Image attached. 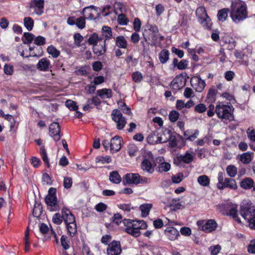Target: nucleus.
<instances>
[{"mask_svg": "<svg viewBox=\"0 0 255 255\" xmlns=\"http://www.w3.org/2000/svg\"><path fill=\"white\" fill-rule=\"evenodd\" d=\"M230 16L235 23L245 19L248 17L246 4L239 0L233 1L230 6Z\"/></svg>", "mask_w": 255, "mask_h": 255, "instance_id": "1", "label": "nucleus"}, {"mask_svg": "<svg viewBox=\"0 0 255 255\" xmlns=\"http://www.w3.org/2000/svg\"><path fill=\"white\" fill-rule=\"evenodd\" d=\"M240 215L249 223L251 229L255 230V207L250 201H243L240 205Z\"/></svg>", "mask_w": 255, "mask_h": 255, "instance_id": "2", "label": "nucleus"}, {"mask_svg": "<svg viewBox=\"0 0 255 255\" xmlns=\"http://www.w3.org/2000/svg\"><path fill=\"white\" fill-rule=\"evenodd\" d=\"M238 206L230 202H226L217 206V209L223 215L230 216L238 223H241V221L238 217Z\"/></svg>", "mask_w": 255, "mask_h": 255, "instance_id": "3", "label": "nucleus"}, {"mask_svg": "<svg viewBox=\"0 0 255 255\" xmlns=\"http://www.w3.org/2000/svg\"><path fill=\"white\" fill-rule=\"evenodd\" d=\"M222 88L223 85L221 83H218L216 85L210 87L208 90V103L215 102V97L217 94L221 95V96L230 101L234 99V97L228 93L225 92L221 95L220 91L222 90Z\"/></svg>", "mask_w": 255, "mask_h": 255, "instance_id": "4", "label": "nucleus"}, {"mask_svg": "<svg viewBox=\"0 0 255 255\" xmlns=\"http://www.w3.org/2000/svg\"><path fill=\"white\" fill-rule=\"evenodd\" d=\"M187 78L188 77L186 73H182L177 75L170 83V87L175 91L181 89L186 85Z\"/></svg>", "mask_w": 255, "mask_h": 255, "instance_id": "5", "label": "nucleus"}, {"mask_svg": "<svg viewBox=\"0 0 255 255\" xmlns=\"http://www.w3.org/2000/svg\"><path fill=\"white\" fill-rule=\"evenodd\" d=\"M233 110L229 105L224 104L216 106V113L219 118L230 120L232 117Z\"/></svg>", "mask_w": 255, "mask_h": 255, "instance_id": "6", "label": "nucleus"}, {"mask_svg": "<svg viewBox=\"0 0 255 255\" xmlns=\"http://www.w3.org/2000/svg\"><path fill=\"white\" fill-rule=\"evenodd\" d=\"M112 120L117 123V128L119 130L123 129L127 123L126 119L123 116L120 110L115 109L112 113Z\"/></svg>", "mask_w": 255, "mask_h": 255, "instance_id": "7", "label": "nucleus"}, {"mask_svg": "<svg viewBox=\"0 0 255 255\" xmlns=\"http://www.w3.org/2000/svg\"><path fill=\"white\" fill-rule=\"evenodd\" d=\"M65 224L69 236L74 237L77 234V229L75 218L72 213L70 214L69 217L65 220Z\"/></svg>", "mask_w": 255, "mask_h": 255, "instance_id": "8", "label": "nucleus"}, {"mask_svg": "<svg viewBox=\"0 0 255 255\" xmlns=\"http://www.w3.org/2000/svg\"><path fill=\"white\" fill-rule=\"evenodd\" d=\"M61 215L59 213H56L52 217V222L57 225H60L63 221L65 223V220L69 217L70 214L72 213L66 207H63L61 210Z\"/></svg>", "mask_w": 255, "mask_h": 255, "instance_id": "9", "label": "nucleus"}, {"mask_svg": "<svg viewBox=\"0 0 255 255\" xmlns=\"http://www.w3.org/2000/svg\"><path fill=\"white\" fill-rule=\"evenodd\" d=\"M99 10H100V8L91 5L84 7L81 12V13L84 16L85 13L87 12L88 17H87L86 19L95 20L97 18H99L101 16V13L99 12Z\"/></svg>", "mask_w": 255, "mask_h": 255, "instance_id": "10", "label": "nucleus"}, {"mask_svg": "<svg viewBox=\"0 0 255 255\" xmlns=\"http://www.w3.org/2000/svg\"><path fill=\"white\" fill-rule=\"evenodd\" d=\"M49 135L55 141H59L63 134L61 133L60 127L58 123L53 122L49 127Z\"/></svg>", "mask_w": 255, "mask_h": 255, "instance_id": "11", "label": "nucleus"}, {"mask_svg": "<svg viewBox=\"0 0 255 255\" xmlns=\"http://www.w3.org/2000/svg\"><path fill=\"white\" fill-rule=\"evenodd\" d=\"M122 252V249L120 241L113 240L108 244L107 249L108 255H120Z\"/></svg>", "mask_w": 255, "mask_h": 255, "instance_id": "12", "label": "nucleus"}, {"mask_svg": "<svg viewBox=\"0 0 255 255\" xmlns=\"http://www.w3.org/2000/svg\"><path fill=\"white\" fill-rule=\"evenodd\" d=\"M29 7L33 10L36 14L41 15L44 13V0H31L29 2Z\"/></svg>", "mask_w": 255, "mask_h": 255, "instance_id": "13", "label": "nucleus"}, {"mask_svg": "<svg viewBox=\"0 0 255 255\" xmlns=\"http://www.w3.org/2000/svg\"><path fill=\"white\" fill-rule=\"evenodd\" d=\"M164 134H166L167 137H160V141L161 143H165L169 141L170 146L171 147L174 148L177 146L176 137L175 134H173L170 129L164 128Z\"/></svg>", "mask_w": 255, "mask_h": 255, "instance_id": "14", "label": "nucleus"}, {"mask_svg": "<svg viewBox=\"0 0 255 255\" xmlns=\"http://www.w3.org/2000/svg\"><path fill=\"white\" fill-rule=\"evenodd\" d=\"M86 17L80 16L77 19L75 16H70L67 18V23L70 25H76L79 29H82L86 26Z\"/></svg>", "mask_w": 255, "mask_h": 255, "instance_id": "15", "label": "nucleus"}, {"mask_svg": "<svg viewBox=\"0 0 255 255\" xmlns=\"http://www.w3.org/2000/svg\"><path fill=\"white\" fill-rule=\"evenodd\" d=\"M123 140L122 137L116 135L111 138L110 141V151L112 153L119 151L122 148V142Z\"/></svg>", "mask_w": 255, "mask_h": 255, "instance_id": "16", "label": "nucleus"}, {"mask_svg": "<svg viewBox=\"0 0 255 255\" xmlns=\"http://www.w3.org/2000/svg\"><path fill=\"white\" fill-rule=\"evenodd\" d=\"M196 16L199 22L205 28H207V13L204 7H199L196 11Z\"/></svg>", "mask_w": 255, "mask_h": 255, "instance_id": "17", "label": "nucleus"}, {"mask_svg": "<svg viewBox=\"0 0 255 255\" xmlns=\"http://www.w3.org/2000/svg\"><path fill=\"white\" fill-rule=\"evenodd\" d=\"M139 178L138 173H127L123 176V182L124 185L133 184L137 185L139 184L138 180Z\"/></svg>", "mask_w": 255, "mask_h": 255, "instance_id": "18", "label": "nucleus"}, {"mask_svg": "<svg viewBox=\"0 0 255 255\" xmlns=\"http://www.w3.org/2000/svg\"><path fill=\"white\" fill-rule=\"evenodd\" d=\"M190 83L192 87L198 92H202L206 85L205 81L198 76L192 77Z\"/></svg>", "mask_w": 255, "mask_h": 255, "instance_id": "19", "label": "nucleus"}, {"mask_svg": "<svg viewBox=\"0 0 255 255\" xmlns=\"http://www.w3.org/2000/svg\"><path fill=\"white\" fill-rule=\"evenodd\" d=\"M166 238L170 241H175L180 236L179 231L173 227H168L164 232Z\"/></svg>", "mask_w": 255, "mask_h": 255, "instance_id": "20", "label": "nucleus"}, {"mask_svg": "<svg viewBox=\"0 0 255 255\" xmlns=\"http://www.w3.org/2000/svg\"><path fill=\"white\" fill-rule=\"evenodd\" d=\"M156 161L159 163L156 170L160 173L166 172L168 171L171 168V165L169 163L165 162L163 157H158L156 158Z\"/></svg>", "mask_w": 255, "mask_h": 255, "instance_id": "21", "label": "nucleus"}, {"mask_svg": "<svg viewBox=\"0 0 255 255\" xmlns=\"http://www.w3.org/2000/svg\"><path fill=\"white\" fill-rule=\"evenodd\" d=\"M51 68L50 61L47 58L41 59L36 65V68L40 71L47 72Z\"/></svg>", "mask_w": 255, "mask_h": 255, "instance_id": "22", "label": "nucleus"}, {"mask_svg": "<svg viewBox=\"0 0 255 255\" xmlns=\"http://www.w3.org/2000/svg\"><path fill=\"white\" fill-rule=\"evenodd\" d=\"M96 94L99 97L104 101L106 99H110L113 97V92L111 89L103 88L98 90Z\"/></svg>", "mask_w": 255, "mask_h": 255, "instance_id": "23", "label": "nucleus"}, {"mask_svg": "<svg viewBox=\"0 0 255 255\" xmlns=\"http://www.w3.org/2000/svg\"><path fill=\"white\" fill-rule=\"evenodd\" d=\"M29 50L30 53L28 55H26L25 58H28L29 57H41L43 53V49L40 46H29Z\"/></svg>", "mask_w": 255, "mask_h": 255, "instance_id": "24", "label": "nucleus"}, {"mask_svg": "<svg viewBox=\"0 0 255 255\" xmlns=\"http://www.w3.org/2000/svg\"><path fill=\"white\" fill-rule=\"evenodd\" d=\"M102 35L104 37V43H106L113 38V32L111 27L104 25L102 28Z\"/></svg>", "mask_w": 255, "mask_h": 255, "instance_id": "25", "label": "nucleus"}, {"mask_svg": "<svg viewBox=\"0 0 255 255\" xmlns=\"http://www.w3.org/2000/svg\"><path fill=\"white\" fill-rule=\"evenodd\" d=\"M141 168L143 171L149 174H152L154 171V166L149 160L147 158L143 159L141 162Z\"/></svg>", "mask_w": 255, "mask_h": 255, "instance_id": "26", "label": "nucleus"}, {"mask_svg": "<svg viewBox=\"0 0 255 255\" xmlns=\"http://www.w3.org/2000/svg\"><path fill=\"white\" fill-rule=\"evenodd\" d=\"M225 188H229L231 189L236 190L238 188L237 183L234 179L226 178L223 186H220L219 189L222 190Z\"/></svg>", "mask_w": 255, "mask_h": 255, "instance_id": "27", "label": "nucleus"}, {"mask_svg": "<svg viewBox=\"0 0 255 255\" xmlns=\"http://www.w3.org/2000/svg\"><path fill=\"white\" fill-rule=\"evenodd\" d=\"M107 43H104L102 44H97L93 46V52L97 56H101L104 55L107 51Z\"/></svg>", "mask_w": 255, "mask_h": 255, "instance_id": "28", "label": "nucleus"}, {"mask_svg": "<svg viewBox=\"0 0 255 255\" xmlns=\"http://www.w3.org/2000/svg\"><path fill=\"white\" fill-rule=\"evenodd\" d=\"M43 213V208L41 203L39 201H37L35 199V204L32 211L33 216L36 218H39Z\"/></svg>", "mask_w": 255, "mask_h": 255, "instance_id": "29", "label": "nucleus"}, {"mask_svg": "<svg viewBox=\"0 0 255 255\" xmlns=\"http://www.w3.org/2000/svg\"><path fill=\"white\" fill-rule=\"evenodd\" d=\"M177 161L181 163H190L193 160V156L191 153L186 152L184 155H180L177 157Z\"/></svg>", "mask_w": 255, "mask_h": 255, "instance_id": "30", "label": "nucleus"}, {"mask_svg": "<svg viewBox=\"0 0 255 255\" xmlns=\"http://www.w3.org/2000/svg\"><path fill=\"white\" fill-rule=\"evenodd\" d=\"M199 134L198 130H186L184 132V136L186 140L194 141Z\"/></svg>", "mask_w": 255, "mask_h": 255, "instance_id": "31", "label": "nucleus"}, {"mask_svg": "<svg viewBox=\"0 0 255 255\" xmlns=\"http://www.w3.org/2000/svg\"><path fill=\"white\" fill-rule=\"evenodd\" d=\"M61 245L65 251L70 249V241L68 238L65 235H62L60 239ZM63 255H70L66 251L63 253Z\"/></svg>", "mask_w": 255, "mask_h": 255, "instance_id": "32", "label": "nucleus"}, {"mask_svg": "<svg viewBox=\"0 0 255 255\" xmlns=\"http://www.w3.org/2000/svg\"><path fill=\"white\" fill-rule=\"evenodd\" d=\"M152 207V204L150 203H145L141 204L139 206V209L141 212L142 217H147L149 215L150 210L151 209Z\"/></svg>", "mask_w": 255, "mask_h": 255, "instance_id": "33", "label": "nucleus"}, {"mask_svg": "<svg viewBox=\"0 0 255 255\" xmlns=\"http://www.w3.org/2000/svg\"><path fill=\"white\" fill-rule=\"evenodd\" d=\"M254 184V180L251 178L246 177L242 179L240 185L242 188L245 189H249L253 187Z\"/></svg>", "mask_w": 255, "mask_h": 255, "instance_id": "34", "label": "nucleus"}, {"mask_svg": "<svg viewBox=\"0 0 255 255\" xmlns=\"http://www.w3.org/2000/svg\"><path fill=\"white\" fill-rule=\"evenodd\" d=\"M116 44L120 48L126 49L128 46L127 41L123 35L118 36L116 37Z\"/></svg>", "mask_w": 255, "mask_h": 255, "instance_id": "35", "label": "nucleus"}, {"mask_svg": "<svg viewBox=\"0 0 255 255\" xmlns=\"http://www.w3.org/2000/svg\"><path fill=\"white\" fill-rule=\"evenodd\" d=\"M162 138V135L159 136V133L156 134L155 133L149 134L147 137V141L150 144H155L160 142V138Z\"/></svg>", "mask_w": 255, "mask_h": 255, "instance_id": "36", "label": "nucleus"}, {"mask_svg": "<svg viewBox=\"0 0 255 255\" xmlns=\"http://www.w3.org/2000/svg\"><path fill=\"white\" fill-rule=\"evenodd\" d=\"M159 59L161 63L165 64L169 60V52L167 49H164L159 53Z\"/></svg>", "mask_w": 255, "mask_h": 255, "instance_id": "37", "label": "nucleus"}, {"mask_svg": "<svg viewBox=\"0 0 255 255\" xmlns=\"http://www.w3.org/2000/svg\"><path fill=\"white\" fill-rule=\"evenodd\" d=\"M109 179L115 184H119L121 182L122 178L118 171L115 170L110 173Z\"/></svg>", "mask_w": 255, "mask_h": 255, "instance_id": "38", "label": "nucleus"}, {"mask_svg": "<svg viewBox=\"0 0 255 255\" xmlns=\"http://www.w3.org/2000/svg\"><path fill=\"white\" fill-rule=\"evenodd\" d=\"M39 154L41 155V157L44 162V163L46 164L47 168H49L50 166L49 161L48 158L46 150L44 146H41L40 147L39 149Z\"/></svg>", "mask_w": 255, "mask_h": 255, "instance_id": "39", "label": "nucleus"}, {"mask_svg": "<svg viewBox=\"0 0 255 255\" xmlns=\"http://www.w3.org/2000/svg\"><path fill=\"white\" fill-rule=\"evenodd\" d=\"M230 9L228 8H223L218 11L217 17L219 21H225L228 17Z\"/></svg>", "mask_w": 255, "mask_h": 255, "instance_id": "40", "label": "nucleus"}, {"mask_svg": "<svg viewBox=\"0 0 255 255\" xmlns=\"http://www.w3.org/2000/svg\"><path fill=\"white\" fill-rule=\"evenodd\" d=\"M253 152H247L242 154L240 157V160L244 164H248L251 162L253 158Z\"/></svg>", "mask_w": 255, "mask_h": 255, "instance_id": "41", "label": "nucleus"}, {"mask_svg": "<svg viewBox=\"0 0 255 255\" xmlns=\"http://www.w3.org/2000/svg\"><path fill=\"white\" fill-rule=\"evenodd\" d=\"M35 35L29 32H24L21 39L23 43L25 44H30L34 40Z\"/></svg>", "mask_w": 255, "mask_h": 255, "instance_id": "42", "label": "nucleus"}, {"mask_svg": "<svg viewBox=\"0 0 255 255\" xmlns=\"http://www.w3.org/2000/svg\"><path fill=\"white\" fill-rule=\"evenodd\" d=\"M87 103H91V105L93 104L97 108H98V107L101 105L102 103L107 104V102L106 101H102L97 95L93 97L91 99H88Z\"/></svg>", "mask_w": 255, "mask_h": 255, "instance_id": "43", "label": "nucleus"}, {"mask_svg": "<svg viewBox=\"0 0 255 255\" xmlns=\"http://www.w3.org/2000/svg\"><path fill=\"white\" fill-rule=\"evenodd\" d=\"M34 20L30 17H25L23 19L24 26L28 31L32 30L34 26Z\"/></svg>", "mask_w": 255, "mask_h": 255, "instance_id": "44", "label": "nucleus"}, {"mask_svg": "<svg viewBox=\"0 0 255 255\" xmlns=\"http://www.w3.org/2000/svg\"><path fill=\"white\" fill-rule=\"evenodd\" d=\"M47 52L53 58H57L60 54L59 50L57 49L54 46L51 45L47 48Z\"/></svg>", "mask_w": 255, "mask_h": 255, "instance_id": "45", "label": "nucleus"}, {"mask_svg": "<svg viewBox=\"0 0 255 255\" xmlns=\"http://www.w3.org/2000/svg\"><path fill=\"white\" fill-rule=\"evenodd\" d=\"M112 159L111 156L106 155L105 156H98L96 157L95 161L96 163L101 162L102 164L110 163Z\"/></svg>", "mask_w": 255, "mask_h": 255, "instance_id": "46", "label": "nucleus"}, {"mask_svg": "<svg viewBox=\"0 0 255 255\" xmlns=\"http://www.w3.org/2000/svg\"><path fill=\"white\" fill-rule=\"evenodd\" d=\"M98 34L96 32H94L89 36L87 42L89 45L94 46L98 43Z\"/></svg>", "mask_w": 255, "mask_h": 255, "instance_id": "47", "label": "nucleus"}, {"mask_svg": "<svg viewBox=\"0 0 255 255\" xmlns=\"http://www.w3.org/2000/svg\"><path fill=\"white\" fill-rule=\"evenodd\" d=\"M169 207L172 208L173 210L180 209L181 208L182 205L180 202L179 199H173L169 203Z\"/></svg>", "mask_w": 255, "mask_h": 255, "instance_id": "48", "label": "nucleus"}, {"mask_svg": "<svg viewBox=\"0 0 255 255\" xmlns=\"http://www.w3.org/2000/svg\"><path fill=\"white\" fill-rule=\"evenodd\" d=\"M123 217L120 213L114 214L113 216L111 219V222L116 225L119 226L123 222Z\"/></svg>", "mask_w": 255, "mask_h": 255, "instance_id": "49", "label": "nucleus"}, {"mask_svg": "<svg viewBox=\"0 0 255 255\" xmlns=\"http://www.w3.org/2000/svg\"><path fill=\"white\" fill-rule=\"evenodd\" d=\"M226 171L231 177H234L237 173V168L233 165H230L227 167Z\"/></svg>", "mask_w": 255, "mask_h": 255, "instance_id": "50", "label": "nucleus"}, {"mask_svg": "<svg viewBox=\"0 0 255 255\" xmlns=\"http://www.w3.org/2000/svg\"><path fill=\"white\" fill-rule=\"evenodd\" d=\"M47 209L50 212L58 211L60 209V206L59 204V201L57 200L49 205L47 206Z\"/></svg>", "mask_w": 255, "mask_h": 255, "instance_id": "51", "label": "nucleus"}, {"mask_svg": "<svg viewBox=\"0 0 255 255\" xmlns=\"http://www.w3.org/2000/svg\"><path fill=\"white\" fill-rule=\"evenodd\" d=\"M119 105L120 109L123 113L129 116L131 115L130 108L128 107L125 102H121L119 103Z\"/></svg>", "mask_w": 255, "mask_h": 255, "instance_id": "52", "label": "nucleus"}, {"mask_svg": "<svg viewBox=\"0 0 255 255\" xmlns=\"http://www.w3.org/2000/svg\"><path fill=\"white\" fill-rule=\"evenodd\" d=\"M197 225L198 227V229L205 233L207 232V220H199L197 222Z\"/></svg>", "mask_w": 255, "mask_h": 255, "instance_id": "53", "label": "nucleus"}, {"mask_svg": "<svg viewBox=\"0 0 255 255\" xmlns=\"http://www.w3.org/2000/svg\"><path fill=\"white\" fill-rule=\"evenodd\" d=\"M117 21L121 25H127L129 21L128 19L123 13H121L118 16Z\"/></svg>", "mask_w": 255, "mask_h": 255, "instance_id": "54", "label": "nucleus"}, {"mask_svg": "<svg viewBox=\"0 0 255 255\" xmlns=\"http://www.w3.org/2000/svg\"><path fill=\"white\" fill-rule=\"evenodd\" d=\"M66 106L71 111H76L78 109V106L75 101L68 100L65 102Z\"/></svg>", "mask_w": 255, "mask_h": 255, "instance_id": "55", "label": "nucleus"}, {"mask_svg": "<svg viewBox=\"0 0 255 255\" xmlns=\"http://www.w3.org/2000/svg\"><path fill=\"white\" fill-rule=\"evenodd\" d=\"M132 80L136 83H140L143 80V76L141 72L136 71L133 72L131 75Z\"/></svg>", "mask_w": 255, "mask_h": 255, "instance_id": "56", "label": "nucleus"}, {"mask_svg": "<svg viewBox=\"0 0 255 255\" xmlns=\"http://www.w3.org/2000/svg\"><path fill=\"white\" fill-rule=\"evenodd\" d=\"M179 116V113L175 111H171L169 114V119L171 122H175L178 119Z\"/></svg>", "mask_w": 255, "mask_h": 255, "instance_id": "57", "label": "nucleus"}, {"mask_svg": "<svg viewBox=\"0 0 255 255\" xmlns=\"http://www.w3.org/2000/svg\"><path fill=\"white\" fill-rule=\"evenodd\" d=\"M73 184L72 178L71 177H65L63 180V186L66 189H70Z\"/></svg>", "mask_w": 255, "mask_h": 255, "instance_id": "58", "label": "nucleus"}, {"mask_svg": "<svg viewBox=\"0 0 255 255\" xmlns=\"http://www.w3.org/2000/svg\"><path fill=\"white\" fill-rule=\"evenodd\" d=\"M34 43L37 46L44 45L46 43V39L42 36H38L34 37Z\"/></svg>", "mask_w": 255, "mask_h": 255, "instance_id": "59", "label": "nucleus"}, {"mask_svg": "<svg viewBox=\"0 0 255 255\" xmlns=\"http://www.w3.org/2000/svg\"><path fill=\"white\" fill-rule=\"evenodd\" d=\"M217 227L218 224L214 220H208V233L215 231Z\"/></svg>", "mask_w": 255, "mask_h": 255, "instance_id": "60", "label": "nucleus"}, {"mask_svg": "<svg viewBox=\"0 0 255 255\" xmlns=\"http://www.w3.org/2000/svg\"><path fill=\"white\" fill-rule=\"evenodd\" d=\"M221 250V247L219 245L211 246L209 249L211 255H217Z\"/></svg>", "mask_w": 255, "mask_h": 255, "instance_id": "61", "label": "nucleus"}, {"mask_svg": "<svg viewBox=\"0 0 255 255\" xmlns=\"http://www.w3.org/2000/svg\"><path fill=\"white\" fill-rule=\"evenodd\" d=\"M133 29L136 32L140 31L141 28V22L139 18H135L133 23Z\"/></svg>", "mask_w": 255, "mask_h": 255, "instance_id": "62", "label": "nucleus"}, {"mask_svg": "<svg viewBox=\"0 0 255 255\" xmlns=\"http://www.w3.org/2000/svg\"><path fill=\"white\" fill-rule=\"evenodd\" d=\"M75 43L78 46H80L81 43L84 40L83 37L79 33H76L74 35Z\"/></svg>", "mask_w": 255, "mask_h": 255, "instance_id": "63", "label": "nucleus"}, {"mask_svg": "<svg viewBox=\"0 0 255 255\" xmlns=\"http://www.w3.org/2000/svg\"><path fill=\"white\" fill-rule=\"evenodd\" d=\"M108 206L104 203L100 202L97 204L95 207V209L98 212H103L107 210Z\"/></svg>", "mask_w": 255, "mask_h": 255, "instance_id": "64", "label": "nucleus"}]
</instances>
